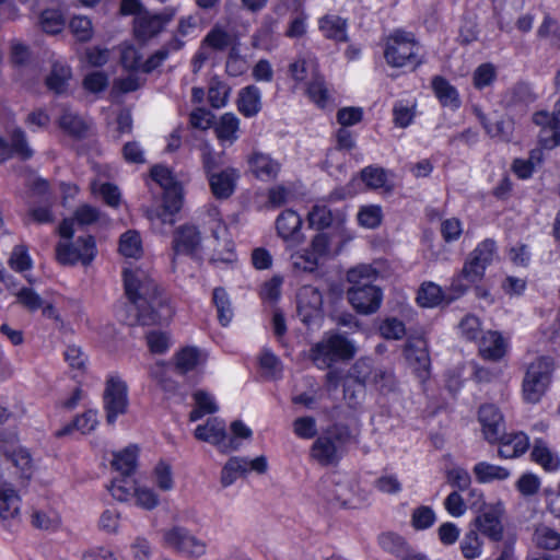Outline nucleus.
<instances>
[{"mask_svg":"<svg viewBox=\"0 0 560 560\" xmlns=\"http://www.w3.org/2000/svg\"><path fill=\"white\" fill-rule=\"evenodd\" d=\"M122 276L127 302L117 311L121 322L129 326H151L167 322L173 316L167 298L147 270L125 268Z\"/></svg>","mask_w":560,"mask_h":560,"instance_id":"1","label":"nucleus"},{"mask_svg":"<svg viewBox=\"0 0 560 560\" xmlns=\"http://www.w3.org/2000/svg\"><path fill=\"white\" fill-rule=\"evenodd\" d=\"M351 442H355V436L350 428L343 423H335L315 440L311 447V457L322 466L336 465Z\"/></svg>","mask_w":560,"mask_h":560,"instance_id":"2","label":"nucleus"},{"mask_svg":"<svg viewBox=\"0 0 560 560\" xmlns=\"http://www.w3.org/2000/svg\"><path fill=\"white\" fill-rule=\"evenodd\" d=\"M421 47L413 34L400 30L389 35L384 52L385 59L392 67L400 68L410 66L416 69L423 62Z\"/></svg>","mask_w":560,"mask_h":560,"instance_id":"3","label":"nucleus"},{"mask_svg":"<svg viewBox=\"0 0 560 560\" xmlns=\"http://www.w3.org/2000/svg\"><path fill=\"white\" fill-rule=\"evenodd\" d=\"M555 362L551 357L542 355L533 361L523 380V396L527 402L536 404L545 395L551 383Z\"/></svg>","mask_w":560,"mask_h":560,"instance_id":"4","label":"nucleus"},{"mask_svg":"<svg viewBox=\"0 0 560 560\" xmlns=\"http://www.w3.org/2000/svg\"><path fill=\"white\" fill-rule=\"evenodd\" d=\"M354 348L343 336L330 335L311 349V359L319 369H327L338 360L353 357Z\"/></svg>","mask_w":560,"mask_h":560,"instance_id":"5","label":"nucleus"},{"mask_svg":"<svg viewBox=\"0 0 560 560\" xmlns=\"http://www.w3.org/2000/svg\"><path fill=\"white\" fill-rule=\"evenodd\" d=\"M73 244L59 242L56 246V259L63 266H72L78 261L89 266L96 255V244L92 235L81 236Z\"/></svg>","mask_w":560,"mask_h":560,"instance_id":"6","label":"nucleus"},{"mask_svg":"<svg viewBox=\"0 0 560 560\" xmlns=\"http://www.w3.org/2000/svg\"><path fill=\"white\" fill-rule=\"evenodd\" d=\"M296 313L306 326L323 318V294L313 285H303L296 293Z\"/></svg>","mask_w":560,"mask_h":560,"instance_id":"7","label":"nucleus"},{"mask_svg":"<svg viewBox=\"0 0 560 560\" xmlns=\"http://www.w3.org/2000/svg\"><path fill=\"white\" fill-rule=\"evenodd\" d=\"M104 408L106 410V421L113 424L119 415L127 412L128 395L127 385L118 376H110L103 394Z\"/></svg>","mask_w":560,"mask_h":560,"instance_id":"8","label":"nucleus"},{"mask_svg":"<svg viewBox=\"0 0 560 560\" xmlns=\"http://www.w3.org/2000/svg\"><path fill=\"white\" fill-rule=\"evenodd\" d=\"M533 122L541 127L538 139L544 149L551 150L560 145V98L552 115L547 112L535 113Z\"/></svg>","mask_w":560,"mask_h":560,"instance_id":"9","label":"nucleus"},{"mask_svg":"<svg viewBox=\"0 0 560 560\" xmlns=\"http://www.w3.org/2000/svg\"><path fill=\"white\" fill-rule=\"evenodd\" d=\"M165 544L179 551L185 557H202L206 553L205 542L198 540L195 536L180 526H175L163 534Z\"/></svg>","mask_w":560,"mask_h":560,"instance_id":"10","label":"nucleus"},{"mask_svg":"<svg viewBox=\"0 0 560 560\" xmlns=\"http://www.w3.org/2000/svg\"><path fill=\"white\" fill-rule=\"evenodd\" d=\"M347 299L358 313L369 315L380 308L383 293L376 285L350 287L347 290Z\"/></svg>","mask_w":560,"mask_h":560,"instance_id":"11","label":"nucleus"},{"mask_svg":"<svg viewBox=\"0 0 560 560\" xmlns=\"http://www.w3.org/2000/svg\"><path fill=\"white\" fill-rule=\"evenodd\" d=\"M151 177L163 188V198L166 199L167 207L180 210L183 206V189L172 171L163 165H154L151 168Z\"/></svg>","mask_w":560,"mask_h":560,"instance_id":"12","label":"nucleus"},{"mask_svg":"<svg viewBox=\"0 0 560 560\" xmlns=\"http://www.w3.org/2000/svg\"><path fill=\"white\" fill-rule=\"evenodd\" d=\"M175 15V10H165L160 14H150L149 12L140 13L135 18L133 31L140 40H148L158 35L166 23Z\"/></svg>","mask_w":560,"mask_h":560,"instance_id":"13","label":"nucleus"},{"mask_svg":"<svg viewBox=\"0 0 560 560\" xmlns=\"http://www.w3.org/2000/svg\"><path fill=\"white\" fill-rule=\"evenodd\" d=\"M201 245V234L195 225L185 224L177 228L173 236V264L179 254L194 256Z\"/></svg>","mask_w":560,"mask_h":560,"instance_id":"14","label":"nucleus"},{"mask_svg":"<svg viewBox=\"0 0 560 560\" xmlns=\"http://www.w3.org/2000/svg\"><path fill=\"white\" fill-rule=\"evenodd\" d=\"M479 422L482 427L485 439L489 443H497L501 433L505 432L504 419L494 405H483L479 408Z\"/></svg>","mask_w":560,"mask_h":560,"instance_id":"15","label":"nucleus"},{"mask_svg":"<svg viewBox=\"0 0 560 560\" xmlns=\"http://www.w3.org/2000/svg\"><path fill=\"white\" fill-rule=\"evenodd\" d=\"M406 358L413 365L418 377L424 382L430 376V357L427 341L418 338L406 346Z\"/></svg>","mask_w":560,"mask_h":560,"instance_id":"16","label":"nucleus"},{"mask_svg":"<svg viewBox=\"0 0 560 560\" xmlns=\"http://www.w3.org/2000/svg\"><path fill=\"white\" fill-rule=\"evenodd\" d=\"M248 165L253 175L260 180L275 179L281 168L278 161L273 160L269 154L262 152H253L248 156Z\"/></svg>","mask_w":560,"mask_h":560,"instance_id":"17","label":"nucleus"},{"mask_svg":"<svg viewBox=\"0 0 560 560\" xmlns=\"http://www.w3.org/2000/svg\"><path fill=\"white\" fill-rule=\"evenodd\" d=\"M378 544L383 550L400 560H421L419 553L402 537L394 533L382 534L378 537Z\"/></svg>","mask_w":560,"mask_h":560,"instance_id":"18","label":"nucleus"},{"mask_svg":"<svg viewBox=\"0 0 560 560\" xmlns=\"http://www.w3.org/2000/svg\"><path fill=\"white\" fill-rule=\"evenodd\" d=\"M302 220L300 215L292 210L283 211L276 221L277 232L284 241H292L296 244L303 241L300 232Z\"/></svg>","mask_w":560,"mask_h":560,"instance_id":"19","label":"nucleus"},{"mask_svg":"<svg viewBox=\"0 0 560 560\" xmlns=\"http://www.w3.org/2000/svg\"><path fill=\"white\" fill-rule=\"evenodd\" d=\"M487 266L488 265L481 261L475 260V258L469 255L460 275L452 282V289L456 292V296L462 295L468 288V284H463L462 281L465 280L467 283H475L481 280Z\"/></svg>","mask_w":560,"mask_h":560,"instance_id":"20","label":"nucleus"},{"mask_svg":"<svg viewBox=\"0 0 560 560\" xmlns=\"http://www.w3.org/2000/svg\"><path fill=\"white\" fill-rule=\"evenodd\" d=\"M487 266L488 265L481 261L475 260V258L469 255L460 275L452 282V289L456 292V296L462 295L468 288V284H463L462 281L465 280L467 283H475L481 280Z\"/></svg>","mask_w":560,"mask_h":560,"instance_id":"21","label":"nucleus"},{"mask_svg":"<svg viewBox=\"0 0 560 560\" xmlns=\"http://www.w3.org/2000/svg\"><path fill=\"white\" fill-rule=\"evenodd\" d=\"M237 177V171L234 168H226L220 173L210 174L208 178L212 194L219 199L229 198L234 191Z\"/></svg>","mask_w":560,"mask_h":560,"instance_id":"22","label":"nucleus"},{"mask_svg":"<svg viewBox=\"0 0 560 560\" xmlns=\"http://www.w3.org/2000/svg\"><path fill=\"white\" fill-rule=\"evenodd\" d=\"M237 34L215 24L202 39V44L211 51H224L237 44Z\"/></svg>","mask_w":560,"mask_h":560,"instance_id":"23","label":"nucleus"},{"mask_svg":"<svg viewBox=\"0 0 560 560\" xmlns=\"http://www.w3.org/2000/svg\"><path fill=\"white\" fill-rule=\"evenodd\" d=\"M194 435L199 441L214 446L220 445L226 438L225 423L219 418H210L205 424H199L195 429Z\"/></svg>","mask_w":560,"mask_h":560,"instance_id":"24","label":"nucleus"},{"mask_svg":"<svg viewBox=\"0 0 560 560\" xmlns=\"http://www.w3.org/2000/svg\"><path fill=\"white\" fill-rule=\"evenodd\" d=\"M475 525L478 530L492 540L499 541L502 539L503 527L497 510L491 508L480 513L475 520Z\"/></svg>","mask_w":560,"mask_h":560,"instance_id":"25","label":"nucleus"},{"mask_svg":"<svg viewBox=\"0 0 560 560\" xmlns=\"http://www.w3.org/2000/svg\"><path fill=\"white\" fill-rule=\"evenodd\" d=\"M20 497L0 474V518L8 520L18 515Z\"/></svg>","mask_w":560,"mask_h":560,"instance_id":"26","label":"nucleus"},{"mask_svg":"<svg viewBox=\"0 0 560 560\" xmlns=\"http://www.w3.org/2000/svg\"><path fill=\"white\" fill-rule=\"evenodd\" d=\"M319 30L323 35L336 42H347V21L338 15L327 14L319 19Z\"/></svg>","mask_w":560,"mask_h":560,"instance_id":"27","label":"nucleus"},{"mask_svg":"<svg viewBox=\"0 0 560 560\" xmlns=\"http://www.w3.org/2000/svg\"><path fill=\"white\" fill-rule=\"evenodd\" d=\"M432 89L435 96L443 106L458 108L460 100L456 89L443 77L436 75L432 79Z\"/></svg>","mask_w":560,"mask_h":560,"instance_id":"28","label":"nucleus"},{"mask_svg":"<svg viewBox=\"0 0 560 560\" xmlns=\"http://www.w3.org/2000/svg\"><path fill=\"white\" fill-rule=\"evenodd\" d=\"M479 351L485 359L492 361L501 359L505 353L503 338L497 331H488L481 337Z\"/></svg>","mask_w":560,"mask_h":560,"instance_id":"29","label":"nucleus"},{"mask_svg":"<svg viewBox=\"0 0 560 560\" xmlns=\"http://www.w3.org/2000/svg\"><path fill=\"white\" fill-rule=\"evenodd\" d=\"M138 447L136 445H129L125 450L114 453L112 466L115 470L119 471L121 476H131L137 467Z\"/></svg>","mask_w":560,"mask_h":560,"instance_id":"30","label":"nucleus"},{"mask_svg":"<svg viewBox=\"0 0 560 560\" xmlns=\"http://www.w3.org/2000/svg\"><path fill=\"white\" fill-rule=\"evenodd\" d=\"M260 92L254 85L246 86L240 93L238 109L246 117H253L260 110Z\"/></svg>","mask_w":560,"mask_h":560,"instance_id":"31","label":"nucleus"},{"mask_svg":"<svg viewBox=\"0 0 560 560\" xmlns=\"http://www.w3.org/2000/svg\"><path fill=\"white\" fill-rule=\"evenodd\" d=\"M249 462L245 457H231L224 465L221 472V483L223 487L232 485L237 477L244 476L249 471Z\"/></svg>","mask_w":560,"mask_h":560,"instance_id":"32","label":"nucleus"},{"mask_svg":"<svg viewBox=\"0 0 560 560\" xmlns=\"http://www.w3.org/2000/svg\"><path fill=\"white\" fill-rule=\"evenodd\" d=\"M59 127L75 138H83L89 128L82 117L69 109H63L62 115L59 118Z\"/></svg>","mask_w":560,"mask_h":560,"instance_id":"33","label":"nucleus"},{"mask_svg":"<svg viewBox=\"0 0 560 560\" xmlns=\"http://www.w3.org/2000/svg\"><path fill=\"white\" fill-rule=\"evenodd\" d=\"M378 277V272L370 265H358L347 272V280L351 287L374 285L373 281Z\"/></svg>","mask_w":560,"mask_h":560,"instance_id":"34","label":"nucleus"},{"mask_svg":"<svg viewBox=\"0 0 560 560\" xmlns=\"http://www.w3.org/2000/svg\"><path fill=\"white\" fill-rule=\"evenodd\" d=\"M70 78L71 69L68 66L55 63L46 79V84L49 90L57 94H61L66 92Z\"/></svg>","mask_w":560,"mask_h":560,"instance_id":"35","label":"nucleus"},{"mask_svg":"<svg viewBox=\"0 0 560 560\" xmlns=\"http://www.w3.org/2000/svg\"><path fill=\"white\" fill-rule=\"evenodd\" d=\"M474 474L479 482H490L493 480H504L509 477L510 472L508 469L501 466L480 462L475 465Z\"/></svg>","mask_w":560,"mask_h":560,"instance_id":"36","label":"nucleus"},{"mask_svg":"<svg viewBox=\"0 0 560 560\" xmlns=\"http://www.w3.org/2000/svg\"><path fill=\"white\" fill-rule=\"evenodd\" d=\"M362 182L371 189L386 188L392 190V186H386L387 171L378 166H366L360 172Z\"/></svg>","mask_w":560,"mask_h":560,"instance_id":"37","label":"nucleus"},{"mask_svg":"<svg viewBox=\"0 0 560 560\" xmlns=\"http://www.w3.org/2000/svg\"><path fill=\"white\" fill-rule=\"evenodd\" d=\"M194 399L196 401V408L189 413L190 421H197L205 415L214 413L218 410L217 404L207 392L197 390L194 394Z\"/></svg>","mask_w":560,"mask_h":560,"instance_id":"38","label":"nucleus"},{"mask_svg":"<svg viewBox=\"0 0 560 560\" xmlns=\"http://www.w3.org/2000/svg\"><path fill=\"white\" fill-rule=\"evenodd\" d=\"M443 300L442 289L433 282L423 283L418 291L417 301L423 307L438 306Z\"/></svg>","mask_w":560,"mask_h":560,"instance_id":"39","label":"nucleus"},{"mask_svg":"<svg viewBox=\"0 0 560 560\" xmlns=\"http://www.w3.org/2000/svg\"><path fill=\"white\" fill-rule=\"evenodd\" d=\"M217 307L218 319L222 326H228L233 317L231 302L226 291L223 288H215L212 296Z\"/></svg>","mask_w":560,"mask_h":560,"instance_id":"40","label":"nucleus"},{"mask_svg":"<svg viewBox=\"0 0 560 560\" xmlns=\"http://www.w3.org/2000/svg\"><path fill=\"white\" fill-rule=\"evenodd\" d=\"M532 458L546 470H556L560 463L559 458L550 452L541 440L535 441Z\"/></svg>","mask_w":560,"mask_h":560,"instance_id":"41","label":"nucleus"},{"mask_svg":"<svg viewBox=\"0 0 560 560\" xmlns=\"http://www.w3.org/2000/svg\"><path fill=\"white\" fill-rule=\"evenodd\" d=\"M534 540L539 548L546 550H555L560 547V534L546 525L536 527Z\"/></svg>","mask_w":560,"mask_h":560,"instance_id":"42","label":"nucleus"},{"mask_svg":"<svg viewBox=\"0 0 560 560\" xmlns=\"http://www.w3.org/2000/svg\"><path fill=\"white\" fill-rule=\"evenodd\" d=\"M119 252L125 257L138 258L142 253L141 238L138 232L127 231L120 236Z\"/></svg>","mask_w":560,"mask_h":560,"instance_id":"43","label":"nucleus"},{"mask_svg":"<svg viewBox=\"0 0 560 560\" xmlns=\"http://www.w3.org/2000/svg\"><path fill=\"white\" fill-rule=\"evenodd\" d=\"M31 523L35 528L42 530H55L60 525V517L54 511L35 510L31 515Z\"/></svg>","mask_w":560,"mask_h":560,"instance_id":"44","label":"nucleus"},{"mask_svg":"<svg viewBox=\"0 0 560 560\" xmlns=\"http://www.w3.org/2000/svg\"><path fill=\"white\" fill-rule=\"evenodd\" d=\"M435 520L436 516L432 508L420 505L412 511L410 523L416 530H424L430 528Z\"/></svg>","mask_w":560,"mask_h":560,"instance_id":"45","label":"nucleus"},{"mask_svg":"<svg viewBox=\"0 0 560 560\" xmlns=\"http://www.w3.org/2000/svg\"><path fill=\"white\" fill-rule=\"evenodd\" d=\"M9 145V154L4 156L9 158L12 153L18 154L22 160H27L33 155L32 149L28 147L24 131L15 129L11 135V142Z\"/></svg>","mask_w":560,"mask_h":560,"instance_id":"46","label":"nucleus"},{"mask_svg":"<svg viewBox=\"0 0 560 560\" xmlns=\"http://www.w3.org/2000/svg\"><path fill=\"white\" fill-rule=\"evenodd\" d=\"M39 23L47 34H58L65 26V19L57 10H45L42 12Z\"/></svg>","mask_w":560,"mask_h":560,"instance_id":"47","label":"nucleus"},{"mask_svg":"<svg viewBox=\"0 0 560 560\" xmlns=\"http://www.w3.org/2000/svg\"><path fill=\"white\" fill-rule=\"evenodd\" d=\"M70 30L77 40L86 43L93 37L92 22L86 16H74L70 21Z\"/></svg>","mask_w":560,"mask_h":560,"instance_id":"48","label":"nucleus"},{"mask_svg":"<svg viewBox=\"0 0 560 560\" xmlns=\"http://www.w3.org/2000/svg\"><path fill=\"white\" fill-rule=\"evenodd\" d=\"M373 372L371 360L360 359L351 368L348 381H353L359 385L364 386L365 383L371 378Z\"/></svg>","mask_w":560,"mask_h":560,"instance_id":"49","label":"nucleus"},{"mask_svg":"<svg viewBox=\"0 0 560 560\" xmlns=\"http://www.w3.org/2000/svg\"><path fill=\"white\" fill-rule=\"evenodd\" d=\"M199 362V352L196 348H185L177 353L176 370L180 374L192 371Z\"/></svg>","mask_w":560,"mask_h":560,"instance_id":"50","label":"nucleus"},{"mask_svg":"<svg viewBox=\"0 0 560 560\" xmlns=\"http://www.w3.org/2000/svg\"><path fill=\"white\" fill-rule=\"evenodd\" d=\"M31 50L28 46L19 42L12 40L10 45V61L15 68H24L31 62Z\"/></svg>","mask_w":560,"mask_h":560,"instance_id":"51","label":"nucleus"},{"mask_svg":"<svg viewBox=\"0 0 560 560\" xmlns=\"http://www.w3.org/2000/svg\"><path fill=\"white\" fill-rule=\"evenodd\" d=\"M237 128L238 119L233 114L226 113L221 117L215 132L220 140H234Z\"/></svg>","mask_w":560,"mask_h":560,"instance_id":"52","label":"nucleus"},{"mask_svg":"<svg viewBox=\"0 0 560 560\" xmlns=\"http://www.w3.org/2000/svg\"><path fill=\"white\" fill-rule=\"evenodd\" d=\"M312 228L324 230L332 222L331 211L325 206H314L307 215Z\"/></svg>","mask_w":560,"mask_h":560,"instance_id":"53","label":"nucleus"},{"mask_svg":"<svg viewBox=\"0 0 560 560\" xmlns=\"http://www.w3.org/2000/svg\"><path fill=\"white\" fill-rule=\"evenodd\" d=\"M380 331L384 338L395 340L401 339L406 334L405 324L395 317L383 320Z\"/></svg>","mask_w":560,"mask_h":560,"instance_id":"54","label":"nucleus"},{"mask_svg":"<svg viewBox=\"0 0 560 560\" xmlns=\"http://www.w3.org/2000/svg\"><path fill=\"white\" fill-rule=\"evenodd\" d=\"M294 433L305 440L313 439L317 434L316 420L313 417H300L293 421Z\"/></svg>","mask_w":560,"mask_h":560,"instance_id":"55","label":"nucleus"},{"mask_svg":"<svg viewBox=\"0 0 560 560\" xmlns=\"http://www.w3.org/2000/svg\"><path fill=\"white\" fill-rule=\"evenodd\" d=\"M135 482L124 476L119 479H115L108 487L112 495L118 501H126L132 492L135 493Z\"/></svg>","mask_w":560,"mask_h":560,"instance_id":"56","label":"nucleus"},{"mask_svg":"<svg viewBox=\"0 0 560 560\" xmlns=\"http://www.w3.org/2000/svg\"><path fill=\"white\" fill-rule=\"evenodd\" d=\"M494 79L495 69L491 63H483L479 66L472 74L474 85L478 90L489 86Z\"/></svg>","mask_w":560,"mask_h":560,"instance_id":"57","label":"nucleus"},{"mask_svg":"<svg viewBox=\"0 0 560 560\" xmlns=\"http://www.w3.org/2000/svg\"><path fill=\"white\" fill-rule=\"evenodd\" d=\"M463 555L467 559L480 556L481 542L476 530H469L460 542Z\"/></svg>","mask_w":560,"mask_h":560,"instance_id":"58","label":"nucleus"},{"mask_svg":"<svg viewBox=\"0 0 560 560\" xmlns=\"http://www.w3.org/2000/svg\"><path fill=\"white\" fill-rule=\"evenodd\" d=\"M307 94L318 106L324 107L328 102V90L323 78H315L307 88Z\"/></svg>","mask_w":560,"mask_h":560,"instance_id":"59","label":"nucleus"},{"mask_svg":"<svg viewBox=\"0 0 560 560\" xmlns=\"http://www.w3.org/2000/svg\"><path fill=\"white\" fill-rule=\"evenodd\" d=\"M308 250L316 257L318 261L328 257L330 254L329 235L326 233L316 234L311 242Z\"/></svg>","mask_w":560,"mask_h":560,"instance_id":"60","label":"nucleus"},{"mask_svg":"<svg viewBox=\"0 0 560 560\" xmlns=\"http://www.w3.org/2000/svg\"><path fill=\"white\" fill-rule=\"evenodd\" d=\"M373 382L382 393H393L398 388V382L392 371H376L373 376Z\"/></svg>","mask_w":560,"mask_h":560,"instance_id":"61","label":"nucleus"},{"mask_svg":"<svg viewBox=\"0 0 560 560\" xmlns=\"http://www.w3.org/2000/svg\"><path fill=\"white\" fill-rule=\"evenodd\" d=\"M292 266L296 270L313 272L317 269L319 261L306 249L303 254H294L291 256Z\"/></svg>","mask_w":560,"mask_h":560,"instance_id":"62","label":"nucleus"},{"mask_svg":"<svg viewBox=\"0 0 560 560\" xmlns=\"http://www.w3.org/2000/svg\"><path fill=\"white\" fill-rule=\"evenodd\" d=\"M446 480L452 487L460 491L468 489L471 483L470 475L466 469L460 467L447 470Z\"/></svg>","mask_w":560,"mask_h":560,"instance_id":"63","label":"nucleus"},{"mask_svg":"<svg viewBox=\"0 0 560 560\" xmlns=\"http://www.w3.org/2000/svg\"><path fill=\"white\" fill-rule=\"evenodd\" d=\"M141 54L133 46H124L120 54L121 66L129 71L141 69Z\"/></svg>","mask_w":560,"mask_h":560,"instance_id":"64","label":"nucleus"}]
</instances>
